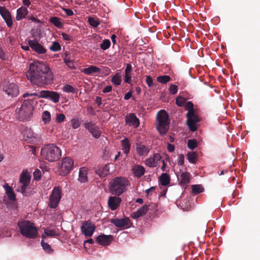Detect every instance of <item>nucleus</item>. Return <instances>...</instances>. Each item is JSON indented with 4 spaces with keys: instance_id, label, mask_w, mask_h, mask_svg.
<instances>
[{
    "instance_id": "nucleus-1",
    "label": "nucleus",
    "mask_w": 260,
    "mask_h": 260,
    "mask_svg": "<svg viewBox=\"0 0 260 260\" xmlns=\"http://www.w3.org/2000/svg\"><path fill=\"white\" fill-rule=\"evenodd\" d=\"M26 76L32 84L39 87L51 84L53 81V75L49 67L38 60L30 64Z\"/></svg>"
},
{
    "instance_id": "nucleus-2",
    "label": "nucleus",
    "mask_w": 260,
    "mask_h": 260,
    "mask_svg": "<svg viewBox=\"0 0 260 260\" xmlns=\"http://www.w3.org/2000/svg\"><path fill=\"white\" fill-rule=\"evenodd\" d=\"M34 106L29 100L24 101L15 110L17 118L21 121L30 120L33 116Z\"/></svg>"
},
{
    "instance_id": "nucleus-3",
    "label": "nucleus",
    "mask_w": 260,
    "mask_h": 260,
    "mask_svg": "<svg viewBox=\"0 0 260 260\" xmlns=\"http://www.w3.org/2000/svg\"><path fill=\"white\" fill-rule=\"evenodd\" d=\"M41 155L48 161L54 162L61 156V150L54 144H47L41 149Z\"/></svg>"
},
{
    "instance_id": "nucleus-4",
    "label": "nucleus",
    "mask_w": 260,
    "mask_h": 260,
    "mask_svg": "<svg viewBox=\"0 0 260 260\" xmlns=\"http://www.w3.org/2000/svg\"><path fill=\"white\" fill-rule=\"evenodd\" d=\"M129 185L127 179L123 177H117L109 183V191L112 194L119 196L125 192Z\"/></svg>"
},
{
    "instance_id": "nucleus-5",
    "label": "nucleus",
    "mask_w": 260,
    "mask_h": 260,
    "mask_svg": "<svg viewBox=\"0 0 260 260\" xmlns=\"http://www.w3.org/2000/svg\"><path fill=\"white\" fill-rule=\"evenodd\" d=\"M18 225L20 233L24 237L34 239L38 236V230L35 224L27 220L19 221Z\"/></svg>"
},
{
    "instance_id": "nucleus-6",
    "label": "nucleus",
    "mask_w": 260,
    "mask_h": 260,
    "mask_svg": "<svg viewBox=\"0 0 260 260\" xmlns=\"http://www.w3.org/2000/svg\"><path fill=\"white\" fill-rule=\"evenodd\" d=\"M185 108L188 111L186 114L187 124L190 131L194 132L197 129V123L200 121V118L193 111V104L191 102L186 103Z\"/></svg>"
},
{
    "instance_id": "nucleus-7",
    "label": "nucleus",
    "mask_w": 260,
    "mask_h": 260,
    "mask_svg": "<svg viewBox=\"0 0 260 260\" xmlns=\"http://www.w3.org/2000/svg\"><path fill=\"white\" fill-rule=\"evenodd\" d=\"M28 96H35L37 99L44 98L48 99L53 102L54 103H57L60 99V95L59 93L55 91H49V90H41L40 92H34V93H25L23 95V98H26Z\"/></svg>"
},
{
    "instance_id": "nucleus-8",
    "label": "nucleus",
    "mask_w": 260,
    "mask_h": 260,
    "mask_svg": "<svg viewBox=\"0 0 260 260\" xmlns=\"http://www.w3.org/2000/svg\"><path fill=\"white\" fill-rule=\"evenodd\" d=\"M169 116L164 110L159 111L157 115L156 127L161 135L165 134L169 128Z\"/></svg>"
},
{
    "instance_id": "nucleus-9",
    "label": "nucleus",
    "mask_w": 260,
    "mask_h": 260,
    "mask_svg": "<svg viewBox=\"0 0 260 260\" xmlns=\"http://www.w3.org/2000/svg\"><path fill=\"white\" fill-rule=\"evenodd\" d=\"M31 179V175L27 170H23L20 174L19 178V183L21 184L20 188L17 189L18 191L21 192L24 194L28 186Z\"/></svg>"
},
{
    "instance_id": "nucleus-10",
    "label": "nucleus",
    "mask_w": 260,
    "mask_h": 260,
    "mask_svg": "<svg viewBox=\"0 0 260 260\" xmlns=\"http://www.w3.org/2000/svg\"><path fill=\"white\" fill-rule=\"evenodd\" d=\"M74 164V160L72 158L69 157L63 158L60 164V175L63 176L67 175L72 170Z\"/></svg>"
},
{
    "instance_id": "nucleus-11",
    "label": "nucleus",
    "mask_w": 260,
    "mask_h": 260,
    "mask_svg": "<svg viewBox=\"0 0 260 260\" xmlns=\"http://www.w3.org/2000/svg\"><path fill=\"white\" fill-rule=\"evenodd\" d=\"M61 198V190L59 187H55L52 191L49 197V206L51 208H55Z\"/></svg>"
},
{
    "instance_id": "nucleus-12",
    "label": "nucleus",
    "mask_w": 260,
    "mask_h": 260,
    "mask_svg": "<svg viewBox=\"0 0 260 260\" xmlns=\"http://www.w3.org/2000/svg\"><path fill=\"white\" fill-rule=\"evenodd\" d=\"M151 150V147L145 145L144 143L139 142L135 144V151L137 154L141 157L148 155Z\"/></svg>"
},
{
    "instance_id": "nucleus-13",
    "label": "nucleus",
    "mask_w": 260,
    "mask_h": 260,
    "mask_svg": "<svg viewBox=\"0 0 260 260\" xmlns=\"http://www.w3.org/2000/svg\"><path fill=\"white\" fill-rule=\"evenodd\" d=\"M0 15L5 20L7 26L11 27L13 25V19L11 13L4 6H0Z\"/></svg>"
},
{
    "instance_id": "nucleus-14",
    "label": "nucleus",
    "mask_w": 260,
    "mask_h": 260,
    "mask_svg": "<svg viewBox=\"0 0 260 260\" xmlns=\"http://www.w3.org/2000/svg\"><path fill=\"white\" fill-rule=\"evenodd\" d=\"M161 158L160 154L155 153L145 159V165L150 168L156 167L158 166L161 161Z\"/></svg>"
},
{
    "instance_id": "nucleus-15",
    "label": "nucleus",
    "mask_w": 260,
    "mask_h": 260,
    "mask_svg": "<svg viewBox=\"0 0 260 260\" xmlns=\"http://www.w3.org/2000/svg\"><path fill=\"white\" fill-rule=\"evenodd\" d=\"M84 127L88 129L92 136L95 139H99L101 135L99 128L93 122H88L84 123Z\"/></svg>"
},
{
    "instance_id": "nucleus-16",
    "label": "nucleus",
    "mask_w": 260,
    "mask_h": 260,
    "mask_svg": "<svg viewBox=\"0 0 260 260\" xmlns=\"http://www.w3.org/2000/svg\"><path fill=\"white\" fill-rule=\"evenodd\" d=\"M4 91L9 96H17L19 93L18 85L14 83H8L4 87Z\"/></svg>"
},
{
    "instance_id": "nucleus-17",
    "label": "nucleus",
    "mask_w": 260,
    "mask_h": 260,
    "mask_svg": "<svg viewBox=\"0 0 260 260\" xmlns=\"http://www.w3.org/2000/svg\"><path fill=\"white\" fill-rule=\"evenodd\" d=\"M94 225L90 221H87L81 227L82 232L86 236H91L95 230Z\"/></svg>"
},
{
    "instance_id": "nucleus-18",
    "label": "nucleus",
    "mask_w": 260,
    "mask_h": 260,
    "mask_svg": "<svg viewBox=\"0 0 260 260\" xmlns=\"http://www.w3.org/2000/svg\"><path fill=\"white\" fill-rule=\"evenodd\" d=\"M23 139L29 143H34L37 140V135L30 128L25 127L23 132Z\"/></svg>"
},
{
    "instance_id": "nucleus-19",
    "label": "nucleus",
    "mask_w": 260,
    "mask_h": 260,
    "mask_svg": "<svg viewBox=\"0 0 260 260\" xmlns=\"http://www.w3.org/2000/svg\"><path fill=\"white\" fill-rule=\"evenodd\" d=\"M28 44L30 47L38 54H44L46 52V49L36 40H29L28 41Z\"/></svg>"
},
{
    "instance_id": "nucleus-20",
    "label": "nucleus",
    "mask_w": 260,
    "mask_h": 260,
    "mask_svg": "<svg viewBox=\"0 0 260 260\" xmlns=\"http://www.w3.org/2000/svg\"><path fill=\"white\" fill-rule=\"evenodd\" d=\"M111 222L118 228H123L125 229L129 227L132 224L130 219L128 217L123 219L116 218L112 219Z\"/></svg>"
},
{
    "instance_id": "nucleus-21",
    "label": "nucleus",
    "mask_w": 260,
    "mask_h": 260,
    "mask_svg": "<svg viewBox=\"0 0 260 260\" xmlns=\"http://www.w3.org/2000/svg\"><path fill=\"white\" fill-rule=\"evenodd\" d=\"M126 123L129 126L137 128L140 124L139 120L133 113L128 114L125 118Z\"/></svg>"
},
{
    "instance_id": "nucleus-22",
    "label": "nucleus",
    "mask_w": 260,
    "mask_h": 260,
    "mask_svg": "<svg viewBox=\"0 0 260 260\" xmlns=\"http://www.w3.org/2000/svg\"><path fill=\"white\" fill-rule=\"evenodd\" d=\"M121 201V200L119 197L116 196L110 197L108 202V206L110 209L112 210H116L119 206Z\"/></svg>"
},
{
    "instance_id": "nucleus-23",
    "label": "nucleus",
    "mask_w": 260,
    "mask_h": 260,
    "mask_svg": "<svg viewBox=\"0 0 260 260\" xmlns=\"http://www.w3.org/2000/svg\"><path fill=\"white\" fill-rule=\"evenodd\" d=\"M149 206L144 205L141 208L138 209L136 211L132 213L131 217L133 219H137L141 216L144 215L148 210Z\"/></svg>"
},
{
    "instance_id": "nucleus-24",
    "label": "nucleus",
    "mask_w": 260,
    "mask_h": 260,
    "mask_svg": "<svg viewBox=\"0 0 260 260\" xmlns=\"http://www.w3.org/2000/svg\"><path fill=\"white\" fill-rule=\"evenodd\" d=\"M113 240V236L111 235H100L96 238L97 242L102 245H109Z\"/></svg>"
},
{
    "instance_id": "nucleus-25",
    "label": "nucleus",
    "mask_w": 260,
    "mask_h": 260,
    "mask_svg": "<svg viewBox=\"0 0 260 260\" xmlns=\"http://www.w3.org/2000/svg\"><path fill=\"white\" fill-rule=\"evenodd\" d=\"M179 183L181 186H184L190 182L191 175L187 172H183L181 173L180 177H178Z\"/></svg>"
},
{
    "instance_id": "nucleus-26",
    "label": "nucleus",
    "mask_w": 260,
    "mask_h": 260,
    "mask_svg": "<svg viewBox=\"0 0 260 260\" xmlns=\"http://www.w3.org/2000/svg\"><path fill=\"white\" fill-rule=\"evenodd\" d=\"M3 186L5 188L6 194H7L8 200L12 202L15 201L16 195L13 188L10 186L8 183H5Z\"/></svg>"
},
{
    "instance_id": "nucleus-27",
    "label": "nucleus",
    "mask_w": 260,
    "mask_h": 260,
    "mask_svg": "<svg viewBox=\"0 0 260 260\" xmlns=\"http://www.w3.org/2000/svg\"><path fill=\"white\" fill-rule=\"evenodd\" d=\"M88 169L86 167H81L79 172L78 180L81 183H85L88 181L87 174Z\"/></svg>"
},
{
    "instance_id": "nucleus-28",
    "label": "nucleus",
    "mask_w": 260,
    "mask_h": 260,
    "mask_svg": "<svg viewBox=\"0 0 260 260\" xmlns=\"http://www.w3.org/2000/svg\"><path fill=\"white\" fill-rule=\"evenodd\" d=\"M28 13V10L24 7H21L17 10L16 19L17 20H21L25 18Z\"/></svg>"
},
{
    "instance_id": "nucleus-29",
    "label": "nucleus",
    "mask_w": 260,
    "mask_h": 260,
    "mask_svg": "<svg viewBox=\"0 0 260 260\" xmlns=\"http://www.w3.org/2000/svg\"><path fill=\"white\" fill-rule=\"evenodd\" d=\"M110 167L109 165L99 167L95 171L96 173L100 177H105L109 173Z\"/></svg>"
},
{
    "instance_id": "nucleus-30",
    "label": "nucleus",
    "mask_w": 260,
    "mask_h": 260,
    "mask_svg": "<svg viewBox=\"0 0 260 260\" xmlns=\"http://www.w3.org/2000/svg\"><path fill=\"white\" fill-rule=\"evenodd\" d=\"M132 170L135 176L139 178L142 176L145 171V168L140 165L135 166Z\"/></svg>"
},
{
    "instance_id": "nucleus-31",
    "label": "nucleus",
    "mask_w": 260,
    "mask_h": 260,
    "mask_svg": "<svg viewBox=\"0 0 260 260\" xmlns=\"http://www.w3.org/2000/svg\"><path fill=\"white\" fill-rule=\"evenodd\" d=\"M101 69L95 66H91L88 68H84L82 70V72L86 75H92L93 74L99 73Z\"/></svg>"
},
{
    "instance_id": "nucleus-32",
    "label": "nucleus",
    "mask_w": 260,
    "mask_h": 260,
    "mask_svg": "<svg viewBox=\"0 0 260 260\" xmlns=\"http://www.w3.org/2000/svg\"><path fill=\"white\" fill-rule=\"evenodd\" d=\"M121 144L122 146V150L125 154H127L131 149V143L127 138L121 141Z\"/></svg>"
},
{
    "instance_id": "nucleus-33",
    "label": "nucleus",
    "mask_w": 260,
    "mask_h": 260,
    "mask_svg": "<svg viewBox=\"0 0 260 260\" xmlns=\"http://www.w3.org/2000/svg\"><path fill=\"white\" fill-rule=\"evenodd\" d=\"M170 176L167 173H162L159 177L160 184L164 186H167L170 182Z\"/></svg>"
},
{
    "instance_id": "nucleus-34",
    "label": "nucleus",
    "mask_w": 260,
    "mask_h": 260,
    "mask_svg": "<svg viewBox=\"0 0 260 260\" xmlns=\"http://www.w3.org/2000/svg\"><path fill=\"white\" fill-rule=\"evenodd\" d=\"M49 21L55 26L58 28H61L63 26L61 19L59 17L55 16L51 17L50 18Z\"/></svg>"
},
{
    "instance_id": "nucleus-35",
    "label": "nucleus",
    "mask_w": 260,
    "mask_h": 260,
    "mask_svg": "<svg viewBox=\"0 0 260 260\" xmlns=\"http://www.w3.org/2000/svg\"><path fill=\"white\" fill-rule=\"evenodd\" d=\"M42 119L45 124L49 123L51 120L50 113L48 111H44L42 114Z\"/></svg>"
},
{
    "instance_id": "nucleus-36",
    "label": "nucleus",
    "mask_w": 260,
    "mask_h": 260,
    "mask_svg": "<svg viewBox=\"0 0 260 260\" xmlns=\"http://www.w3.org/2000/svg\"><path fill=\"white\" fill-rule=\"evenodd\" d=\"M42 241H41V245L43 249L47 253H51L52 251V250L50 247V246L47 243L45 242V235H42Z\"/></svg>"
},
{
    "instance_id": "nucleus-37",
    "label": "nucleus",
    "mask_w": 260,
    "mask_h": 260,
    "mask_svg": "<svg viewBox=\"0 0 260 260\" xmlns=\"http://www.w3.org/2000/svg\"><path fill=\"white\" fill-rule=\"evenodd\" d=\"M43 235H45L46 238L47 236L50 237L58 236L59 234L55 230L48 228L44 230V233Z\"/></svg>"
},
{
    "instance_id": "nucleus-38",
    "label": "nucleus",
    "mask_w": 260,
    "mask_h": 260,
    "mask_svg": "<svg viewBox=\"0 0 260 260\" xmlns=\"http://www.w3.org/2000/svg\"><path fill=\"white\" fill-rule=\"evenodd\" d=\"M111 81L115 85H120L122 81L120 74L119 73H117L112 77Z\"/></svg>"
},
{
    "instance_id": "nucleus-39",
    "label": "nucleus",
    "mask_w": 260,
    "mask_h": 260,
    "mask_svg": "<svg viewBox=\"0 0 260 260\" xmlns=\"http://www.w3.org/2000/svg\"><path fill=\"white\" fill-rule=\"evenodd\" d=\"M191 189L192 193L197 194L201 193L204 191L203 187L200 184L193 185L191 186Z\"/></svg>"
},
{
    "instance_id": "nucleus-40",
    "label": "nucleus",
    "mask_w": 260,
    "mask_h": 260,
    "mask_svg": "<svg viewBox=\"0 0 260 260\" xmlns=\"http://www.w3.org/2000/svg\"><path fill=\"white\" fill-rule=\"evenodd\" d=\"M187 159L190 163H194L198 157V154L195 152H190L187 154Z\"/></svg>"
},
{
    "instance_id": "nucleus-41",
    "label": "nucleus",
    "mask_w": 260,
    "mask_h": 260,
    "mask_svg": "<svg viewBox=\"0 0 260 260\" xmlns=\"http://www.w3.org/2000/svg\"><path fill=\"white\" fill-rule=\"evenodd\" d=\"M170 80L171 78L168 75L160 76L157 77V81L161 84H166Z\"/></svg>"
},
{
    "instance_id": "nucleus-42",
    "label": "nucleus",
    "mask_w": 260,
    "mask_h": 260,
    "mask_svg": "<svg viewBox=\"0 0 260 260\" xmlns=\"http://www.w3.org/2000/svg\"><path fill=\"white\" fill-rule=\"evenodd\" d=\"M71 124L73 129H77L80 126V120L78 118H72L71 120Z\"/></svg>"
},
{
    "instance_id": "nucleus-43",
    "label": "nucleus",
    "mask_w": 260,
    "mask_h": 260,
    "mask_svg": "<svg viewBox=\"0 0 260 260\" xmlns=\"http://www.w3.org/2000/svg\"><path fill=\"white\" fill-rule=\"evenodd\" d=\"M88 22L90 25L94 27H96L100 24L99 19L96 17H89Z\"/></svg>"
},
{
    "instance_id": "nucleus-44",
    "label": "nucleus",
    "mask_w": 260,
    "mask_h": 260,
    "mask_svg": "<svg viewBox=\"0 0 260 260\" xmlns=\"http://www.w3.org/2000/svg\"><path fill=\"white\" fill-rule=\"evenodd\" d=\"M62 90L66 93H75V88L70 84H66L62 87Z\"/></svg>"
},
{
    "instance_id": "nucleus-45",
    "label": "nucleus",
    "mask_w": 260,
    "mask_h": 260,
    "mask_svg": "<svg viewBox=\"0 0 260 260\" xmlns=\"http://www.w3.org/2000/svg\"><path fill=\"white\" fill-rule=\"evenodd\" d=\"M111 45V43L109 40L105 39L103 41L102 43L100 45V47L102 49L105 50L108 49Z\"/></svg>"
},
{
    "instance_id": "nucleus-46",
    "label": "nucleus",
    "mask_w": 260,
    "mask_h": 260,
    "mask_svg": "<svg viewBox=\"0 0 260 260\" xmlns=\"http://www.w3.org/2000/svg\"><path fill=\"white\" fill-rule=\"evenodd\" d=\"M49 48L53 51H58L61 49V46L58 42H54Z\"/></svg>"
},
{
    "instance_id": "nucleus-47",
    "label": "nucleus",
    "mask_w": 260,
    "mask_h": 260,
    "mask_svg": "<svg viewBox=\"0 0 260 260\" xmlns=\"http://www.w3.org/2000/svg\"><path fill=\"white\" fill-rule=\"evenodd\" d=\"M187 146L189 149L193 150L197 147V141L194 139L189 140L187 143Z\"/></svg>"
},
{
    "instance_id": "nucleus-48",
    "label": "nucleus",
    "mask_w": 260,
    "mask_h": 260,
    "mask_svg": "<svg viewBox=\"0 0 260 260\" xmlns=\"http://www.w3.org/2000/svg\"><path fill=\"white\" fill-rule=\"evenodd\" d=\"M66 116L63 114L58 113L56 115V121L57 123H61L64 121Z\"/></svg>"
},
{
    "instance_id": "nucleus-49",
    "label": "nucleus",
    "mask_w": 260,
    "mask_h": 260,
    "mask_svg": "<svg viewBox=\"0 0 260 260\" xmlns=\"http://www.w3.org/2000/svg\"><path fill=\"white\" fill-rule=\"evenodd\" d=\"M185 98L179 96L176 99V103L178 106L181 107L185 104Z\"/></svg>"
},
{
    "instance_id": "nucleus-50",
    "label": "nucleus",
    "mask_w": 260,
    "mask_h": 260,
    "mask_svg": "<svg viewBox=\"0 0 260 260\" xmlns=\"http://www.w3.org/2000/svg\"><path fill=\"white\" fill-rule=\"evenodd\" d=\"M170 92L172 94H176L178 91V87L174 84H171L169 88Z\"/></svg>"
},
{
    "instance_id": "nucleus-51",
    "label": "nucleus",
    "mask_w": 260,
    "mask_h": 260,
    "mask_svg": "<svg viewBox=\"0 0 260 260\" xmlns=\"http://www.w3.org/2000/svg\"><path fill=\"white\" fill-rule=\"evenodd\" d=\"M33 174H34V177L35 180H39L41 179L42 174H41V172L39 170H38V169L36 170L34 172Z\"/></svg>"
},
{
    "instance_id": "nucleus-52",
    "label": "nucleus",
    "mask_w": 260,
    "mask_h": 260,
    "mask_svg": "<svg viewBox=\"0 0 260 260\" xmlns=\"http://www.w3.org/2000/svg\"><path fill=\"white\" fill-rule=\"evenodd\" d=\"M64 61L70 68H74L75 67V63L73 60L66 58L64 59Z\"/></svg>"
},
{
    "instance_id": "nucleus-53",
    "label": "nucleus",
    "mask_w": 260,
    "mask_h": 260,
    "mask_svg": "<svg viewBox=\"0 0 260 260\" xmlns=\"http://www.w3.org/2000/svg\"><path fill=\"white\" fill-rule=\"evenodd\" d=\"M146 82L149 87H152L153 85V81L150 76H146Z\"/></svg>"
},
{
    "instance_id": "nucleus-54",
    "label": "nucleus",
    "mask_w": 260,
    "mask_h": 260,
    "mask_svg": "<svg viewBox=\"0 0 260 260\" xmlns=\"http://www.w3.org/2000/svg\"><path fill=\"white\" fill-rule=\"evenodd\" d=\"M184 157L183 154H179L177 158V164L178 165L182 166L184 164Z\"/></svg>"
},
{
    "instance_id": "nucleus-55",
    "label": "nucleus",
    "mask_w": 260,
    "mask_h": 260,
    "mask_svg": "<svg viewBox=\"0 0 260 260\" xmlns=\"http://www.w3.org/2000/svg\"><path fill=\"white\" fill-rule=\"evenodd\" d=\"M0 58L3 60H6L8 59V54L6 53L2 49H0Z\"/></svg>"
},
{
    "instance_id": "nucleus-56",
    "label": "nucleus",
    "mask_w": 260,
    "mask_h": 260,
    "mask_svg": "<svg viewBox=\"0 0 260 260\" xmlns=\"http://www.w3.org/2000/svg\"><path fill=\"white\" fill-rule=\"evenodd\" d=\"M131 73H125V82L128 84H130L132 81Z\"/></svg>"
},
{
    "instance_id": "nucleus-57",
    "label": "nucleus",
    "mask_w": 260,
    "mask_h": 260,
    "mask_svg": "<svg viewBox=\"0 0 260 260\" xmlns=\"http://www.w3.org/2000/svg\"><path fill=\"white\" fill-rule=\"evenodd\" d=\"M132 72V67L131 64H127L125 70V73H131Z\"/></svg>"
},
{
    "instance_id": "nucleus-58",
    "label": "nucleus",
    "mask_w": 260,
    "mask_h": 260,
    "mask_svg": "<svg viewBox=\"0 0 260 260\" xmlns=\"http://www.w3.org/2000/svg\"><path fill=\"white\" fill-rule=\"evenodd\" d=\"M63 11L68 16H72L74 14L73 11L69 9H63Z\"/></svg>"
},
{
    "instance_id": "nucleus-59",
    "label": "nucleus",
    "mask_w": 260,
    "mask_h": 260,
    "mask_svg": "<svg viewBox=\"0 0 260 260\" xmlns=\"http://www.w3.org/2000/svg\"><path fill=\"white\" fill-rule=\"evenodd\" d=\"M61 36L64 40H70L71 39V36L70 35H68L66 33H62Z\"/></svg>"
},
{
    "instance_id": "nucleus-60",
    "label": "nucleus",
    "mask_w": 260,
    "mask_h": 260,
    "mask_svg": "<svg viewBox=\"0 0 260 260\" xmlns=\"http://www.w3.org/2000/svg\"><path fill=\"white\" fill-rule=\"evenodd\" d=\"M167 149L169 151L172 152L174 151L175 147L173 145L171 144H168L167 146Z\"/></svg>"
},
{
    "instance_id": "nucleus-61",
    "label": "nucleus",
    "mask_w": 260,
    "mask_h": 260,
    "mask_svg": "<svg viewBox=\"0 0 260 260\" xmlns=\"http://www.w3.org/2000/svg\"><path fill=\"white\" fill-rule=\"evenodd\" d=\"M132 95V93L131 91H128L124 95V99L125 100H128L131 98Z\"/></svg>"
},
{
    "instance_id": "nucleus-62",
    "label": "nucleus",
    "mask_w": 260,
    "mask_h": 260,
    "mask_svg": "<svg viewBox=\"0 0 260 260\" xmlns=\"http://www.w3.org/2000/svg\"><path fill=\"white\" fill-rule=\"evenodd\" d=\"M112 87L111 86H107L104 88L103 89V92L104 93H107L110 92L112 90Z\"/></svg>"
},
{
    "instance_id": "nucleus-63",
    "label": "nucleus",
    "mask_w": 260,
    "mask_h": 260,
    "mask_svg": "<svg viewBox=\"0 0 260 260\" xmlns=\"http://www.w3.org/2000/svg\"><path fill=\"white\" fill-rule=\"evenodd\" d=\"M22 3L26 7H29L31 4L30 0H22Z\"/></svg>"
},
{
    "instance_id": "nucleus-64",
    "label": "nucleus",
    "mask_w": 260,
    "mask_h": 260,
    "mask_svg": "<svg viewBox=\"0 0 260 260\" xmlns=\"http://www.w3.org/2000/svg\"><path fill=\"white\" fill-rule=\"evenodd\" d=\"M160 161H161L162 163V166L161 167V170L162 171H165L167 167V165L164 160H161Z\"/></svg>"
}]
</instances>
